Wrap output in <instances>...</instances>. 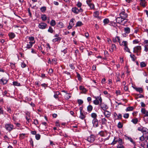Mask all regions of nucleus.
<instances>
[{
    "label": "nucleus",
    "mask_w": 148,
    "mask_h": 148,
    "mask_svg": "<svg viewBox=\"0 0 148 148\" xmlns=\"http://www.w3.org/2000/svg\"><path fill=\"white\" fill-rule=\"evenodd\" d=\"M116 20L117 23L123 25H125L128 21L127 19L123 18L120 16L117 17Z\"/></svg>",
    "instance_id": "1"
},
{
    "label": "nucleus",
    "mask_w": 148,
    "mask_h": 148,
    "mask_svg": "<svg viewBox=\"0 0 148 148\" xmlns=\"http://www.w3.org/2000/svg\"><path fill=\"white\" fill-rule=\"evenodd\" d=\"M94 98L95 99L93 101V103L95 105L100 104L102 101V99L100 96H95Z\"/></svg>",
    "instance_id": "2"
},
{
    "label": "nucleus",
    "mask_w": 148,
    "mask_h": 148,
    "mask_svg": "<svg viewBox=\"0 0 148 148\" xmlns=\"http://www.w3.org/2000/svg\"><path fill=\"white\" fill-rule=\"evenodd\" d=\"M141 49V47L140 46H137L134 48L133 52L134 53H136V54L138 55V52L140 51Z\"/></svg>",
    "instance_id": "3"
},
{
    "label": "nucleus",
    "mask_w": 148,
    "mask_h": 148,
    "mask_svg": "<svg viewBox=\"0 0 148 148\" xmlns=\"http://www.w3.org/2000/svg\"><path fill=\"white\" fill-rule=\"evenodd\" d=\"M86 139L89 142L92 143L95 139V136L93 135H91L90 136L88 137Z\"/></svg>",
    "instance_id": "4"
},
{
    "label": "nucleus",
    "mask_w": 148,
    "mask_h": 148,
    "mask_svg": "<svg viewBox=\"0 0 148 148\" xmlns=\"http://www.w3.org/2000/svg\"><path fill=\"white\" fill-rule=\"evenodd\" d=\"M5 127L7 130L10 132L13 129L14 126L12 125L8 124H5Z\"/></svg>",
    "instance_id": "5"
},
{
    "label": "nucleus",
    "mask_w": 148,
    "mask_h": 148,
    "mask_svg": "<svg viewBox=\"0 0 148 148\" xmlns=\"http://www.w3.org/2000/svg\"><path fill=\"white\" fill-rule=\"evenodd\" d=\"M47 25L45 23H41L39 24L38 27L41 29H44L46 28Z\"/></svg>",
    "instance_id": "6"
},
{
    "label": "nucleus",
    "mask_w": 148,
    "mask_h": 148,
    "mask_svg": "<svg viewBox=\"0 0 148 148\" xmlns=\"http://www.w3.org/2000/svg\"><path fill=\"white\" fill-rule=\"evenodd\" d=\"M93 126L95 127H97L99 126L98 121L97 119H93L92 121Z\"/></svg>",
    "instance_id": "7"
},
{
    "label": "nucleus",
    "mask_w": 148,
    "mask_h": 148,
    "mask_svg": "<svg viewBox=\"0 0 148 148\" xmlns=\"http://www.w3.org/2000/svg\"><path fill=\"white\" fill-rule=\"evenodd\" d=\"M99 106L103 110H105L108 108L107 106L104 103H103L102 102L100 103Z\"/></svg>",
    "instance_id": "8"
},
{
    "label": "nucleus",
    "mask_w": 148,
    "mask_h": 148,
    "mask_svg": "<svg viewBox=\"0 0 148 148\" xmlns=\"http://www.w3.org/2000/svg\"><path fill=\"white\" fill-rule=\"evenodd\" d=\"M91 0H87L86 3L90 7L91 9H93L94 8V5L91 3Z\"/></svg>",
    "instance_id": "9"
},
{
    "label": "nucleus",
    "mask_w": 148,
    "mask_h": 148,
    "mask_svg": "<svg viewBox=\"0 0 148 148\" xmlns=\"http://www.w3.org/2000/svg\"><path fill=\"white\" fill-rule=\"evenodd\" d=\"M119 15L120 17L124 19H126V18L127 17V14L124 11H122L121 12Z\"/></svg>",
    "instance_id": "10"
},
{
    "label": "nucleus",
    "mask_w": 148,
    "mask_h": 148,
    "mask_svg": "<svg viewBox=\"0 0 148 148\" xmlns=\"http://www.w3.org/2000/svg\"><path fill=\"white\" fill-rule=\"evenodd\" d=\"M104 111L103 112V113L105 116L107 118H109L111 114L110 112L107 110H106Z\"/></svg>",
    "instance_id": "11"
},
{
    "label": "nucleus",
    "mask_w": 148,
    "mask_h": 148,
    "mask_svg": "<svg viewBox=\"0 0 148 148\" xmlns=\"http://www.w3.org/2000/svg\"><path fill=\"white\" fill-rule=\"evenodd\" d=\"M34 43V42H29V43L27 44V46L25 48H26L27 49L30 48L32 47L33 44Z\"/></svg>",
    "instance_id": "12"
},
{
    "label": "nucleus",
    "mask_w": 148,
    "mask_h": 148,
    "mask_svg": "<svg viewBox=\"0 0 148 148\" xmlns=\"http://www.w3.org/2000/svg\"><path fill=\"white\" fill-rule=\"evenodd\" d=\"M0 82H1V84H2L4 85L7 83V82H8V80L4 77H3L1 79Z\"/></svg>",
    "instance_id": "13"
},
{
    "label": "nucleus",
    "mask_w": 148,
    "mask_h": 148,
    "mask_svg": "<svg viewBox=\"0 0 148 148\" xmlns=\"http://www.w3.org/2000/svg\"><path fill=\"white\" fill-rule=\"evenodd\" d=\"M141 112L143 114H145V116H148V112L146 110L145 108H142Z\"/></svg>",
    "instance_id": "14"
},
{
    "label": "nucleus",
    "mask_w": 148,
    "mask_h": 148,
    "mask_svg": "<svg viewBox=\"0 0 148 148\" xmlns=\"http://www.w3.org/2000/svg\"><path fill=\"white\" fill-rule=\"evenodd\" d=\"M130 28L129 27H126L124 28V31L125 33V34H128L130 33Z\"/></svg>",
    "instance_id": "15"
},
{
    "label": "nucleus",
    "mask_w": 148,
    "mask_h": 148,
    "mask_svg": "<svg viewBox=\"0 0 148 148\" xmlns=\"http://www.w3.org/2000/svg\"><path fill=\"white\" fill-rule=\"evenodd\" d=\"M72 11L75 14H77L79 13L78 9L76 7L73 8Z\"/></svg>",
    "instance_id": "16"
},
{
    "label": "nucleus",
    "mask_w": 148,
    "mask_h": 148,
    "mask_svg": "<svg viewBox=\"0 0 148 148\" xmlns=\"http://www.w3.org/2000/svg\"><path fill=\"white\" fill-rule=\"evenodd\" d=\"M8 36L9 37L12 39L14 38L15 36V34L13 32H9L8 33Z\"/></svg>",
    "instance_id": "17"
},
{
    "label": "nucleus",
    "mask_w": 148,
    "mask_h": 148,
    "mask_svg": "<svg viewBox=\"0 0 148 148\" xmlns=\"http://www.w3.org/2000/svg\"><path fill=\"white\" fill-rule=\"evenodd\" d=\"M92 109L93 107L91 105H89L87 107V110L89 112H91Z\"/></svg>",
    "instance_id": "18"
},
{
    "label": "nucleus",
    "mask_w": 148,
    "mask_h": 148,
    "mask_svg": "<svg viewBox=\"0 0 148 148\" xmlns=\"http://www.w3.org/2000/svg\"><path fill=\"white\" fill-rule=\"evenodd\" d=\"M118 139L117 138L114 137V139L112 142V143L111 144V145H114L115 144H116L117 142H118Z\"/></svg>",
    "instance_id": "19"
},
{
    "label": "nucleus",
    "mask_w": 148,
    "mask_h": 148,
    "mask_svg": "<svg viewBox=\"0 0 148 148\" xmlns=\"http://www.w3.org/2000/svg\"><path fill=\"white\" fill-rule=\"evenodd\" d=\"M63 73L65 74V76H66V75H68V78L69 79V78L71 77V74L69 72L67 71H65L63 72Z\"/></svg>",
    "instance_id": "20"
},
{
    "label": "nucleus",
    "mask_w": 148,
    "mask_h": 148,
    "mask_svg": "<svg viewBox=\"0 0 148 148\" xmlns=\"http://www.w3.org/2000/svg\"><path fill=\"white\" fill-rule=\"evenodd\" d=\"M134 88L136 91L140 93H142L143 92V89L141 88L135 87Z\"/></svg>",
    "instance_id": "21"
},
{
    "label": "nucleus",
    "mask_w": 148,
    "mask_h": 148,
    "mask_svg": "<svg viewBox=\"0 0 148 148\" xmlns=\"http://www.w3.org/2000/svg\"><path fill=\"white\" fill-rule=\"evenodd\" d=\"M107 121L105 118H102L101 119V125H105L106 124Z\"/></svg>",
    "instance_id": "22"
},
{
    "label": "nucleus",
    "mask_w": 148,
    "mask_h": 148,
    "mask_svg": "<svg viewBox=\"0 0 148 148\" xmlns=\"http://www.w3.org/2000/svg\"><path fill=\"white\" fill-rule=\"evenodd\" d=\"M120 45L121 46L123 45L125 47L127 46L128 42L127 41H123L121 44H120Z\"/></svg>",
    "instance_id": "23"
},
{
    "label": "nucleus",
    "mask_w": 148,
    "mask_h": 148,
    "mask_svg": "<svg viewBox=\"0 0 148 148\" xmlns=\"http://www.w3.org/2000/svg\"><path fill=\"white\" fill-rule=\"evenodd\" d=\"M142 132L143 133H145V134L147 133H148V129L146 127H142Z\"/></svg>",
    "instance_id": "24"
},
{
    "label": "nucleus",
    "mask_w": 148,
    "mask_h": 148,
    "mask_svg": "<svg viewBox=\"0 0 148 148\" xmlns=\"http://www.w3.org/2000/svg\"><path fill=\"white\" fill-rule=\"evenodd\" d=\"M140 4L143 7H145L146 6L145 0H141Z\"/></svg>",
    "instance_id": "25"
},
{
    "label": "nucleus",
    "mask_w": 148,
    "mask_h": 148,
    "mask_svg": "<svg viewBox=\"0 0 148 148\" xmlns=\"http://www.w3.org/2000/svg\"><path fill=\"white\" fill-rule=\"evenodd\" d=\"M61 40V38L60 37H56L53 40V41L54 42L60 41Z\"/></svg>",
    "instance_id": "26"
},
{
    "label": "nucleus",
    "mask_w": 148,
    "mask_h": 148,
    "mask_svg": "<svg viewBox=\"0 0 148 148\" xmlns=\"http://www.w3.org/2000/svg\"><path fill=\"white\" fill-rule=\"evenodd\" d=\"M41 18L43 21H45L47 19V17L45 14H42L41 15Z\"/></svg>",
    "instance_id": "27"
},
{
    "label": "nucleus",
    "mask_w": 148,
    "mask_h": 148,
    "mask_svg": "<svg viewBox=\"0 0 148 148\" xmlns=\"http://www.w3.org/2000/svg\"><path fill=\"white\" fill-rule=\"evenodd\" d=\"M91 117L94 119H97V115L96 113H92L91 114Z\"/></svg>",
    "instance_id": "28"
},
{
    "label": "nucleus",
    "mask_w": 148,
    "mask_h": 148,
    "mask_svg": "<svg viewBox=\"0 0 148 148\" xmlns=\"http://www.w3.org/2000/svg\"><path fill=\"white\" fill-rule=\"evenodd\" d=\"M134 109V108L132 106H130L127 108L126 110V111H132Z\"/></svg>",
    "instance_id": "29"
},
{
    "label": "nucleus",
    "mask_w": 148,
    "mask_h": 148,
    "mask_svg": "<svg viewBox=\"0 0 148 148\" xmlns=\"http://www.w3.org/2000/svg\"><path fill=\"white\" fill-rule=\"evenodd\" d=\"M131 121L134 124H136L138 123V120L137 118H135L133 119Z\"/></svg>",
    "instance_id": "30"
},
{
    "label": "nucleus",
    "mask_w": 148,
    "mask_h": 148,
    "mask_svg": "<svg viewBox=\"0 0 148 148\" xmlns=\"http://www.w3.org/2000/svg\"><path fill=\"white\" fill-rule=\"evenodd\" d=\"M130 56L132 58V60L134 61H135L136 59V58L134 54H131L130 55Z\"/></svg>",
    "instance_id": "31"
},
{
    "label": "nucleus",
    "mask_w": 148,
    "mask_h": 148,
    "mask_svg": "<svg viewBox=\"0 0 148 148\" xmlns=\"http://www.w3.org/2000/svg\"><path fill=\"white\" fill-rule=\"evenodd\" d=\"M75 21V20L74 18H72L70 20V22L69 23L70 25L73 26L74 25V21Z\"/></svg>",
    "instance_id": "32"
},
{
    "label": "nucleus",
    "mask_w": 148,
    "mask_h": 148,
    "mask_svg": "<svg viewBox=\"0 0 148 148\" xmlns=\"http://www.w3.org/2000/svg\"><path fill=\"white\" fill-rule=\"evenodd\" d=\"M26 115H27V116L26 117V120H27V121L28 122H29L30 121V119L29 118H28V117H29V112H27L26 113Z\"/></svg>",
    "instance_id": "33"
},
{
    "label": "nucleus",
    "mask_w": 148,
    "mask_h": 148,
    "mask_svg": "<svg viewBox=\"0 0 148 148\" xmlns=\"http://www.w3.org/2000/svg\"><path fill=\"white\" fill-rule=\"evenodd\" d=\"M40 10L42 12H45L46 10V8L45 6L42 7L40 8Z\"/></svg>",
    "instance_id": "34"
},
{
    "label": "nucleus",
    "mask_w": 148,
    "mask_h": 148,
    "mask_svg": "<svg viewBox=\"0 0 148 148\" xmlns=\"http://www.w3.org/2000/svg\"><path fill=\"white\" fill-rule=\"evenodd\" d=\"M50 24L52 26H54L56 24V22L55 21L53 20H52L51 21Z\"/></svg>",
    "instance_id": "35"
},
{
    "label": "nucleus",
    "mask_w": 148,
    "mask_h": 148,
    "mask_svg": "<svg viewBox=\"0 0 148 148\" xmlns=\"http://www.w3.org/2000/svg\"><path fill=\"white\" fill-rule=\"evenodd\" d=\"M109 21L108 18H105L104 19L103 21V22L104 23V25H106V24H108Z\"/></svg>",
    "instance_id": "36"
},
{
    "label": "nucleus",
    "mask_w": 148,
    "mask_h": 148,
    "mask_svg": "<svg viewBox=\"0 0 148 148\" xmlns=\"http://www.w3.org/2000/svg\"><path fill=\"white\" fill-rule=\"evenodd\" d=\"M85 116H84V115L83 114L82 112H81L80 113V115L79 116V118L82 119H84L85 118Z\"/></svg>",
    "instance_id": "37"
},
{
    "label": "nucleus",
    "mask_w": 148,
    "mask_h": 148,
    "mask_svg": "<svg viewBox=\"0 0 148 148\" xmlns=\"http://www.w3.org/2000/svg\"><path fill=\"white\" fill-rule=\"evenodd\" d=\"M99 13L98 11H96L94 13V16H95L96 18H99Z\"/></svg>",
    "instance_id": "38"
},
{
    "label": "nucleus",
    "mask_w": 148,
    "mask_h": 148,
    "mask_svg": "<svg viewBox=\"0 0 148 148\" xmlns=\"http://www.w3.org/2000/svg\"><path fill=\"white\" fill-rule=\"evenodd\" d=\"M118 142L119 144V145H122V144H123V142L122 139L120 138H118Z\"/></svg>",
    "instance_id": "39"
},
{
    "label": "nucleus",
    "mask_w": 148,
    "mask_h": 148,
    "mask_svg": "<svg viewBox=\"0 0 148 148\" xmlns=\"http://www.w3.org/2000/svg\"><path fill=\"white\" fill-rule=\"evenodd\" d=\"M140 66L142 68H143L145 67L146 66V64L145 62H143L140 63Z\"/></svg>",
    "instance_id": "40"
},
{
    "label": "nucleus",
    "mask_w": 148,
    "mask_h": 148,
    "mask_svg": "<svg viewBox=\"0 0 148 148\" xmlns=\"http://www.w3.org/2000/svg\"><path fill=\"white\" fill-rule=\"evenodd\" d=\"M124 50H125L126 51H127L130 53H131L130 51V49H129L127 46L124 47Z\"/></svg>",
    "instance_id": "41"
},
{
    "label": "nucleus",
    "mask_w": 148,
    "mask_h": 148,
    "mask_svg": "<svg viewBox=\"0 0 148 148\" xmlns=\"http://www.w3.org/2000/svg\"><path fill=\"white\" fill-rule=\"evenodd\" d=\"M83 25L81 21H79L77 22L76 26H80Z\"/></svg>",
    "instance_id": "42"
},
{
    "label": "nucleus",
    "mask_w": 148,
    "mask_h": 148,
    "mask_svg": "<svg viewBox=\"0 0 148 148\" xmlns=\"http://www.w3.org/2000/svg\"><path fill=\"white\" fill-rule=\"evenodd\" d=\"M66 98L68 99L71 97V95L69 93H67L65 96Z\"/></svg>",
    "instance_id": "43"
},
{
    "label": "nucleus",
    "mask_w": 148,
    "mask_h": 148,
    "mask_svg": "<svg viewBox=\"0 0 148 148\" xmlns=\"http://www.w3.org/2000/svg\"><path fill=\"white\" fill-rule=\"evenodd\" d=\"M116 46L115 44H112V45L111 49L112 50V51H113L114 50L116 49Z\"/></svg>",
    "instance_id": "44"
},
{
    "label": "nucleus",
    "mask_w": 148,
    "mask_h": 148,
    "mask_svg": "<svg viewBox=\"0 0 148 148\" xmlns=\"http://www.w3.org/2000/svg\"><path fill=\"white\" fill-rule=\"evenodd\" d=\"M36 138L37 140H39L40 139V135L39 134H36L35 135Z\"/></svg>",
    "instance_id": "45"
},
{
    "label": "nucleus",
    "mask_w": 148,
    "mask_h": 148,
    "mask_svg": "<svg viewBox=\"0 0 148 148\" xmlns=\"http://www.w3.org/2000/svg\"><path fill=\"white\" fill-rule=\"evenodd\" d=\"M48 31L51 33H52L53 32V30L52 28L51 27H49V29L48 30Z\"/></svg>",
    "instance_id": "46"
},
{
    "label": "nucleus",
    "mask_w": 148,
    "mask_h": 148,
    "mask_svg": "<svg viewBox=\"0 0 148 148\" xmlns=\"http://www.w3.org/2000/svg\"><path fill=\"white\" fill-rule=\"evenodd\" d=\"M77 103L79 105H81L83 103V101L81 99H78L77 100Z\"/></svg>",
    "instance_id": "47"
},
{
    "label": "nucleus",
    "mask_w": 148,
    "mask_h": 148,
    "mask_svg": "<svg viewBox=\"0 0 148 148\" xmlns=\"http://www.w3.org/2000/svg\"><path fill=\"white\" fill-rule=\"evenodd\" d=\"M13 83L14 86H20V84L19 83H18L17 82H14Z\"/></svg>",
    "instance_id": "48"
},
{
    "label": "nucleus",
    "mask_w": 148,
    "mask_h": 148,
    "mask_svg": "<svg viewBox=\"0 0 148 148\" xmlns=\"http://www.w3.org/2000/svg\"><path fill=\"white\" fill-rule=\"evenodd\" d=\"M25 134H20V137L21 139H23L25 136Z\"/></svg>",
    "instance_id": "49"
},
{
    "label": "nucleus",
    "mask_w": 148,
    "mask_h": 148,
    "mask_svg": "<svg viewBox=\"0 0 148 148\" xmlns=\"http://www.w3.org/2000/svg\"><path fill=\"white\" fill-rule=\"evenodd\" d=\"M122 115L121 114H119L117 116V117L116 118V119H121L122 118Z\"/></svg>",
    "instance_id": "50"
},
{
    "label": "nucleus",
    "mask_w": 148,
    "mask_h": 148,
    "mask_svg": "<svg viewBox=\"0 0 148 148\" xmlns=\"http://www.w3.org/2000/svg\"><path fill=\"white\" fill-rule=\"evenodd\" d=\"M117 126L119 128H121L123 127V125L121 122H119L118 123Z\"/></svg>",
    "instance_id": "51"
},
{
    "label": "nucleus",
    "mask_w": 148,
    "mask_h": 148,
    "mask_svg": "<svg viewBox=\"0 0 148 148\" xmlns=\"http://www.w3.org/2000/svg\"><path fill=\"white\" fill-rule=\"evenodd\" d=\"M129 114L128 113H126L124 114L123 117L125 119H127L129 117Z\"/></svg>",
    "instance_id": "52"
},
{
    "label": "nucleus",
    "mask_w": 148,
    "mask_h": 148,
    "mask_svg": "<svg viewBox=\"0 0 148 148\" xmlns=\"http://www.w3.org/2000/svg\"><path fill=\"white\" fill-rule=\"evenodd\" d=\"M77 77H78V79L79 80H81L82 79V78L80 76V75L78 73H77Z\"/></svg>",
    "instance_id": "53"
},
{
    "label": "nucleus",
    "mask_w": 148,
    "mask_h": 148,
    "mask_svg": "<svg viewBox=\"0 0 148 148\" xmlns=\"http://www.w3.org/2000/svg\"><path fill=\"white\" fill-rule=\"evenodd\" d=\"M99 134L101 136H104V132L103 131H101L99 132Z\"/></svg>",
    "instance_id": "54"
},
{
    "label": "nucleus",
    "mask_w": 148,
    "mask_h": 148,
    "mask_svg": "<svg viewBox=\"0 0 148 148\" xmlns=\"http://www.w3.org/2000/svg\"><path fill=\"white\" fill-rule=\"evenodd\" d=\"M119 75H120V74L119 73V74H118L117 75V79H116V82H118V81H120V79L119 78Z\"/></svg>",
    "instance_id": "55"
},
{
    "label": "nucleus",
    "mask_w": 148,
    "mask_h": 148,
    "mask_svg": "<svg viewBox=\"0 0 148 148\" xmlns=\"http://www.w3.org/2000/svg\"><path fill=\"white\" fill-rule=\"evenodd\" d=\"M30 144L32 146V147H34V143L33 141L32 138H31L30 140L29 141Z\"/></svg>",
    "instance_id": "56"
},
{
    "label": "nucleus",
    "mask_w": 148,
    "mask_h": 148,
    "mask_svg": "<svg viewBox=\"0 0 148 148\" xmlns=\"http://www.w3.org/2000/svg\"><path fill=\"white\" fill-rule=\"evenodd\" d=\"M3 114V110L2 109V108L0 106V114Z\"/></svg>",
    "instance_id": "57"
},
{
    "label": "nucleus",
    "mask_w": 148,
    "mask_h": 148,
    "mask_svg": "<svg viewBox=\"0 0 148 148\" xmlns=\"http://www.w3.org/2000/svg\"><path fill=\"white\" fill-rule=\"evenodd\" d=\"M82 5V4L81 2H78L77 4V6L78 7L80 8Z\"/></svg>",
    "instance_id": "58"
},
{
    "label": "nucleus",
    "mask_w": 148,
    "mask_h": 148,
    "mask_svg": "<svg viewBox=\"0 0 148 148\" xmlns=\"http://www.w3.org/2000/svg\"><path fill=\"white\" fill-rule=\"evenodd\" d=\"M34 124L36 125L38 124V121L37 119H35L34 121Z\"/></svg>",
    "instance_id": "59"
},
{
    "label": "nucleus",
    "mask_w": 148,
    "mask_h": 148,
    "mask_svg": "<svg viewBox=\"0 0 148 148\" xmlns=\"http://www.w3.org/2000/svg\"><path fill=\"white\" fill-rule=\"evenodd\" d=\"M139 42L138 41V40H135L133 41V43L134 44H136L138 43Z\"/></svg>",
    "instance_id": "60"
},
{
    "label": "nucleus",
    "mask_w": 148,
    "mask_h": 148,
    "mask_svg": "<svg viewBox=\"0 0 148 148\" xmlns=\"http://www.w3.org/2000/svg\"><path fill=\"white\" fill-rule=\"evenodd\" d=\"M26 64L24 62H23L21 64V67L22 68H25L26 67Z\"/></svg>",
    "instance_id": "61"
},
{
    "label": "nucleus",
    "mask_w": 148,
    "mask_h": 148,
    "mask_svg": "<svg viewBox=\"0 0 148 148\" xmlns=\"http://www.w3.org/2000/svg\"><path fill=\"white\" fill-rule=\"evenodd\" d=\"M31 134L33 135H36V131H32L31 132Z\"/></svg>",
    "instance_id": "62"
},
{
    "label": "nucleus",
    "mask_w": 148,
    "mask_h": 148,
    "mask_svg": "<svg viewBox=\"0 0 148 148\" xmlns=\"http://www.w3.org/2000/svg\"><path fill=\"white\" fill-rule=\"evenodd\" d=\"M117 148H124L123 145H118Z\"/></svg>",
    "instance_id": "63"
},
{
    "label": "nucleus",
    "mask_w": 148,
    "mask_h": 148,
    "mask_svg": "<svg viewBox=\"0 0 148 148\" xmlns=\"http://www.w3.org/2000/svg\"><path fill=\"white\" fill-rule=\"evenodd\" d=\"M144 43H145L148 46V40H145L144 41Z\"/></svg>",
    "instance_id": "64"
}]
</instances>
